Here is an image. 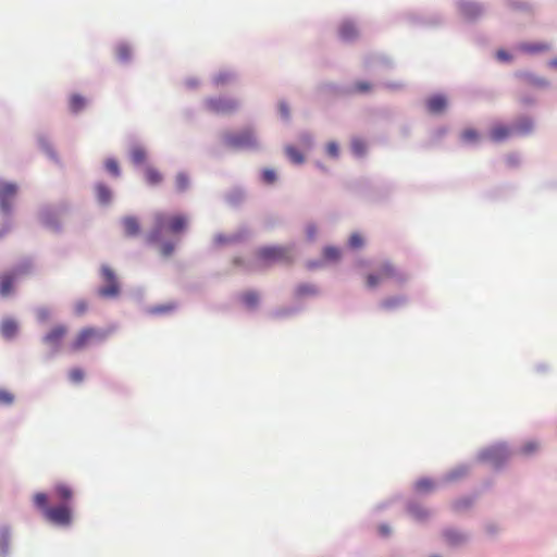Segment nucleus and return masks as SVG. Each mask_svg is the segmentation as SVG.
<instances>
[{
	"mask_svg": "<svg viewBox=\"0 0 557 557\" xmlns=\"http://www.w3.org/2000/svg\"><path fill=\"white\" fill-rule=\"evenodd\" d=\"M242 304L249 310H256L260 302V297L257 292L248 290L240 295Z\"/></svg>",
	"mask_w": 557,
	"mask_h": 557,
	"instance_id": "obj_41",
	"label": "nucleus"
},
{
	"mask_svg": "<svg viewBox=\"0 0 557 557\" xmlns=\"http://www.w3.org/2000/svg\"><path fill=\"white\" fill-rule=\"evenodd\" d=\"M515 136L524 137L534 129V120L529 115H521L511 123Z\"/></svg>",
	"mask_w": 557,
	"mask_h": 557,
	"instance_id": "obj_18",
	"label": "nucleus"
},
{
	"mask_svg": "<svg viewBox=\"0 0 557 557\" xmlns=\"http://www.w3.org/2000/svg\"><path fill=\"white\" fill-rule=\"evenodd\" d=\"M351 88H352V95L356 92L366 94L371 90L372 86L369 82L359 81V82H356L355 85L351 86Z\"/></svg>",
	"mask_w": 557,
	"mask_h": 557,
	"instance_id": "obj_64",
	"label": "nucleus"
},
{
	"mask_svg": "<svg viewBox=\"0 0 557 557\" xmlns=\"http://www.w3.org/2000/svg\"><path fill=\"white\" fill-rule=\"evenodd\" d=\"M319 293H320V290L314 284L301 283L295 287L294 297L296 299H300L304 297H314V296L319 295Z\"/></svg>",
	"mask_w": 557,
	"mask_h": 557,
	"instance_id": "obj_34",
	"label": "nucleus"
},
{
	"mask_svg": "<svg viewBox=\"0 0 557 557\" xmlns=\"http://www.w3.org/2000/svg\"><path fill=\"white\" fill-rule=\"evenodd\" d=\"M364 245V239L359 233H352L348 239V246L351 249H360Z\"/></svg>",
	"mask_w": 557,
	"mask_h": 557,
	"instance_id": "obj_58",
	"label": "nucleus"
},
{
	"mask_svg": "<svg viewBox=\"0 0 557 557\" xmlns=\"http://www.w3.org/2000/svg\"><path fill=\"white\" fill-rule=\"evenodd\" d=\"M261 178L267 184H273L277 180L275 170L265 168L261 171Z\"/></svg>",
	"mask_w": 557,
	"mask_h": 557,
	"instance_id": "obj_60",
	"label": "nucleus"
},
{
	"mask_svg": "<svg viewBox=\"0 0 557 557\" xmlns=\"http://www.w3.org/2000/svg\"><path fill=\"white\" fill-rule=\"evenodd\" d=\"M278 113L281 115V119L285 122H289L290 121V110H289V106H288V102L286 100H281L278 102Z\"/></svg>",
	"mask_w": 557,
	"mask_h": 557,
	"instance_id": "obj_61",
	"label": "nucleus"
},
{
	"mask_svg": "<svg viewBox=\"0 0 557 557\" xmlns=\"http://www.w3.org/2000/svg\"><path fill=\"white\" fill-rule=\"evenodd\" d=\"M95 197L97 202L102 207H108L113 200V193L111 188L103 182H96L94 184Z\"/></svg>",
	"mask_w": 557,
	"mask_h": 557,
	"instance_id": "obj_20",
	"label": "nucleus"
},
{
	"mask_svg": "<svg viewBox=\"0 0 557 557\" xmlns=\"http://www.w3.org/2000/svg\"><path fill=\"white\" fill-rule=\"evenodd\" d=\"M97 334V331L92 327H85L83 329L78 335L76 336V338L72 342L71 344V349L72 350H77V349H81L89 338H91L92 336H95Z\"/></svg>",
	"mask_w": 557,
	"mask_h": 557,
	"instance_id": "obj_38",
	"label": "nucleus"
},
{
	"mask_svg": "<svg viewBox=\"0 0 557 557\" xmlns=\"http://www.w3.org/2000/svg\"><path fill=\"white\" fill-rule=\"evenodd\" d=\"M515 76L537 88H548L550 86L549 81L536 75L531 71H518L515 73Z\"/></svg>",
	"mask_w": 557,
	"mask_h": 557,
	"instance_id": "obj_21",
	"label": "nucleus"
},
{
	"mask_svg": "<svg viewBox=\"0 0 557 557\" xmlns=\"http://www.w3.org/2000/svg\"><path fill=\"white\" fill-rule=\"evenodd\" d=\"M469 471H470L469 465L460 463V465L456 466L455 468L450 469L448 472H446L442 478V482L443 483H451V482L458 481V480L467 476Z\"/></svg>",
	"mask_w": 557,
	"mask_h": 557,
	"instance_id": "obj_29",
	"label": "nucleus"
},
{
	"mask_svg": "<svg viewBox=\"0 0 557 557\" xmlns=\"http://www.w3.org/2000/svg\"><path fill=\"white\" fill-rule=\"evenodd\" d=\"M442 537L449 547H459L466 544L469 535L454 527H446L442 530Z\"/></svg>",
	"mask_w": 557,
	"mask_h": 557,
	"instance_id": "obj_16",
	"label": "nucleus"
},
{
	"mask_svg": "<svg viewBox=\"0 0 557 557\" xmlns=\"http://www.w3.org/2000/svg\"><path fill=\"white\" fill-rule=\"evenodd\" d=\"M251 237V230L247 225H242L236 232L232 234L218 233L214 236L213 245H234L247 242Z\"/></svg>",
	"mask_w": 557,
	"mask_h": 557,
	"instance_id": "obj_13",
	"label": "nucleus"
},
{
	"mask_svg": "<svg viewBox=\"0 0 557 557\" xmlns=\"http://www.w3.org/2000/svg\"><path fill=\"white\" fill-rule=\"evenodd\" d=\"M18 186L13 182H4L0 178V212L3 216L13 215V199L16 196Z\"/></svg>",
	"mask_w": 557,
	"mask_h": 557,
	"instance_id": "obj_8",
	"label": "nucleus"
},
{
	"mask_svg": "<svg viewBox=\"0 0 557 557\" xmlns=\"http://www.w3.org/2000/svg\"><path fill=\"white\" fill-rule=\"evenodd\" d=\"M515 136L511 124L509 126L504 124L496 125L491 132V138L496 143H502L509 137Z\"/></svg>",
	"mask_w": 557,
	"mask_h": 557,
	"instance_id": "obj_36",
	"label": "nucleus"
},
{
	"mask_svg": "<svg viewBox=\"0 0 557 557\" xmlns=\"http://www.w3.org/2000/svg\"><path fill=\"white\" fill-rule=\"evenodd\" d=\"M20 331L18 323L12 318H5L0 325V334L7 341L14 339Z\"/></svg>",
	"mask_w": 557,
	"mask_h": 557,
	"instance_id": "obj_26",
	"label": "nucleus"
},
{
	"mask_svg": "<svg viewBox=\"0 0 557 557\" xmlns=\"http://www.w3.org/2000/svg\"><path fill=\"white\" fill-rule=\"evenodd\" d=\"M304 310L302 305H292L282 308H277L271 312L272 318L285 319L300 313Z\"/></svg>",
	"mask_w": 557,
	"mask_h": 557,
	"instance_id": "obj_35",
	"label": "nucleus"
},
{
	"mask_svg": "<svg viewBox=\"0 0 557 557\" xmlns=\"http://www.w3.org/2000/svg\"><path fill=\"white\" fill-rule=\"evenodd\" d=\"M158 244L160 245V253L163 257H170L175 250L174 243L171 240H163L161 236L160 242H158ZM154 245H157V243Z\"/></svg>",
	"mask_w": 557,
	"mask_h": 557,
	"instance_id": "obj_56",
	"label": "nucleus"
},
{
	"mask_svg": "<svg viewBox=\"0 0 557 557\" xmlns=\"http://www.w3.org/2000/svg\"><path fill=\"white\" fill-rule=\"evenodd\" d=\"M404 18L413 27H435L444 22L440 13L418 14L409 12L404 15Z\"/></svg>",
	"mask_w": 557,
	"mask_h": 557,
	"instance_id": "obj_12",
	"label": "nucleus"
},
{
	"mask_svg": "<svg viewBox=\"0 0 557 557\" xmlns=\"http://www.w3.org/2000/svg\"><path fill=\"white\" fill-rule=\"evenodd\" d=\"M37 145L39 149L47 154L49 159H51L55 163H60V158L58 156L57 150L53 147V144L51 143L50 138L46 134H39L37 136Z\"/></svg>",
	"mask_w": 557,
	"mask_h": 557,
	"instance_id": "obj_23",
	"label": "nucleus"
},
{
	"mask_svg": "<svg viewBox=\"0 0 557 557\" xmlns=\"http://www.w3.org/2000/svg\"><path fill=\"white\" fill-rule=\"evenodd\" d=\"M3 218V222L0 225V238L4 237L13 227V215Z\"/></svg>",
	"mask_w": 557,
	"mask_h": 557,
	"instance_id": "obj_63",
	"label": "nucleus"
},
{
	"mask_svg": "<svg viewBox=\"0 0 557 557\" xmlns=\"http://www.w3.org/2000/svg\"><path fill=\"white\" fill-rule=\"evenodd\" d=\"M104 169L110 173L111 176L117 178L121 176V168L117 160L114 157H109L104 161Z\"/></svg>",
	"mask_w": 557,
	"mask_h": 557,
	"instance_id": "obj_49",
	"label": "nucleus"
},
{
	"mask_svg": "<svg viewBox=\"0 0 557 557\" xmlns=\"http://www.w3.org/2000/svg\"><path fill=\"white\" fill-rule=\"evenodd\" d=\"M87 100L79 94H74L70 100V111L72 114H78L86 106Z\"/></svg>",
	"mask_w": 557,
	"mask_h": 557,
	"instance_id": "obj_47",
	"label": "nucleus"
},
{
	"mask_svg": "<svg viewBox=\"0 0 557 557\" xmlns=\"http://www.w3.org/2000/svg\"><path fill=\"white\" fill-rule=\"evenodd\" d=\"M17 278L15 277L14 273L5 272L0 274V297L4 298L8 297L10 294L13 293L14 289V283Z\"/></svg>",
	"mask_w": 557,
	"mask_h": 557,
	"instance_id": "obj_31",
	"label": "nucleus"
},
{
	"mask_svg": "<svg viewBox=\"0 0 557 557\" xmlns=\"http://www.w3.org/2000/svg\"><path fill=\"white\" fill-rule=\"evenodd\" d=\"M374 65H381L387 70H391L394 67L392 60H389L387 57H385L383 54H372V55H368L364 59V66L367 69H371Z\"/></svg>",
	"mask_w": 557,
	"mask_h": 557,
	"instance_id": "obj_37",
	"label": "nucleus"
},
{
	"mask_svg": "<svg viewBox=\"0 0 557 557\" xmlns=\"http://www.w3.org/2000/svg\"><path fill=\"white\" fill-rule=\"evenodd\" d=\"M456 7L460 16L469 23H475L485 12L484 4L474 0H457Z\"/></svg>",
	"mask_w": 557,
	"mask_h": 557,
	"instance_id": "obj_9",
	"label": "nucleus"
},
{
	"mask_svg": "<svg viewBox=\"0 0 557 557\" xmlns=\"http://www.w3.org/2000/svg\"><path fill=\"white\" fill-rule=\"evenodd\" d=\"M324 262H335L341 258V250L335 246H325L323 248Z\"/></svg>",
	"mask_w": 557,
	"mask_h": 557,
	"instance_id": "obj_51",
	"label": "nucleus"
},
{
	"mask_svg": "<svg viewBox=\"0 0 557 557\" xmlns=\"http://www.w3.org/2000/svg\"><path fill=\"white\" fill-rule=\"evenodd\" d=\"M165 227L174 234L183 233L187 228V219L183 214H175L172 216H168L162 213L157 214L154 218V224L146 236L147 245H154L160 242V236Z\"/></svg>",
	"mask_w": 557,
	"mask_h": 557,
	"instance_id": "obj_2",
	"label": "nucleus"
},
{
	"mask_svg": "<svg viewBox=\"0 0 557 557\" xmlns=\"http://www.w3.org/2000/svg\"><path fill=\"white\" fill-rule=\"evenodd\" d=\"M100 272L107 284L98 288V295L104 299L116 298L120 295L121 286L115 272L107 264L101 265Z\"/></svg>",
	"mask_w": 557,
	"mask_h": 557,
	"instance_id": "obj_7",
	"label": "nucleus"
},
{
	"mask_svg": "<svg viewBox=\"0 0 557 557\" xmlns=\"http://www.w3.org/2000/svg\"><path fill=\"white\" fill-rule=\"evenodd\" d=\"M223 143L226 147L235 151L257 152L261 150V144L256 132L248 127L237 133H227L223 136Z\"/></svg>",
	"mask_w": 557,
	"mask_h": 557,
	"instance_id": "obj_3",
	"label": "nucleus"
},
{
	"mask_svg": "<svg viewBox=\"0 0 557 557\" xmlns=\"http://www.w3.org/2000/svg\"><path fill=\"white\" fill-rule=\"evenodd\" d=\"M234 77H235L234 73L228 72V71H221L212 77V84H214L216 86L224 85V84L228 83L230 81H232Z\"/></svg>",
	"mask_w": 557,
	"mask_h": 557,
	"instance_id": "obj_54",
	"label": "nucleus"
},
{
	"mask_svg": "<svg viewBox=\"0 0 557 557\" xmlns=\"http://www.w3.org/2000/svg\"><path fill=\"white\" fill-rule=\"evenodd\" d=\"M36 320L39 324H45L51 318V310L48 307L40 306L34 309Z\"/></svg>",
	"mask_w": 557,
	"mask_h": 557,
	"instance_id": "obj_53",
	"label": "nucleus"
},
{
	"mask_svg": "<svg viewBox=\"0 0 557 557\" xmlns=\"http://www.w3.org/2000/svg\"><path fill=\"white\" fill-rule=\"evenodd\" d=\"M478 497H479L478 492H474L470 495L461 496V497L455 499L451 503L450 507H451L453 511H455V512L466 511L474 505Z\"/></svg>",
	"mask_w": 557,
	"mask_h": 557,
	"instance_id": "obj_28",
	"label": "nucleus"
},
{
	"mask_svg": "<svg viewBox=\"0 0 557 557\" xmlns=\"http://www.w3.org/2000/svg\"><path fill=\"white\" fill-rule=\"evenodd\" d=\"M233 264L246 273L255 272L257 269L256 262L251 259L243 256H236L233 258Z\"/></svg>",
	"mask_w": 557,
	"mask_h": 557,
	"instance_id": "obj_45",
	"label": "nucleus"
},
{
	"mask_svg": "<svg viewBox=\"0 0 557 557\" xmlns=\"http://www.w3.org/2000/svg\"><path fill=\"white\" fill-rule=\"evenodd\" d=\"M246 199V190L242 186H234L224 195L226 203L233 208H239Z\"/></svg>",
	"mask_w": 557,
	"mask_h": 557,
	"instance_id": "obj_22",
	"label": "nucleus"
},
{
	"mask_svg": "<svg viewBox=\"0 0 557 557\" xmlns=\"http://www.w3.org/2000/svg\"><path fill=\"white\" fill-rule=\"evenodd\" d=\"M406 511L417 523L420 524L426 523L432 516V511L429 508L414 499H409L407 502Z\"/></svg>",
	"mask_w": 557,
	"mask_h": 557,
	"instance_id": "obj_15",
	"label": "nucleus"
},
{
	"mask_svg": "<svg viewBox=\"0 0 557 557\" xmlns=\"http://www.w3.org/2000/svg\"><path fill=\"white\" fill-rule=\"evenodd\" d=\"M144 180L148 186L156 187L163 182V175L158 169L151 165H145Z\"/></svg>",
	"mask_w": 557,
	"mask_h": 557,
	"instance_id": "obj_32",
	"label": "nucleus"
},
{
	"mask_svg": "<svg viewBox=\"0 0 557 557\" xmlns=\"http://www.w3.org/2000/svg\"><path fill=\"white\" fill-rule=\"evenodd\" d=\"M190 187L189 175L185 171H180L175 176V190L178 194L186 193Z\"/></svg>",
	"mask_w": 557,
	"mask_h": 557,
	"instance_id": "obj_46",
	"label": "nucleus"
},
{
	"mask_svg": "<svg viewBox=\"0 0 557 557\" xmlns=\"http://www.w3.org/2000/svg\"><path fill=\"white\" fill-rule=\"evenodd\" d=\"M436 484L435 482L430 479V478H421L419 479L414 485H413V490L416 493L418 494H430L434 488H435Z\"/></svg>",
	"mask_w": 557,
	"mask_h": 557,
	"instance_id": "obj_44",
	"label": "nucleus"
},
{
	"mask_svg": "<svg viewBox=\"0 0 557 557\" xmlns=\"http://www.w3.org/2000/svg\"><path fill=\"white\" fill-rule=\"evenodd\" d=\"M120 223L123 228V234L127 238H136L141 233V225L139 219L135 215H125L121 218Z\"/></svg>",
	"mask_w": 557,
	"mask_h": 557,
	"instance_id": "obj_17",
	"label": "nucleus"
},
{
	"mask_svg": "<svg viewBox=\"0 0 557 557\" xmlns=\"http://www.w3.org/2000/svg\"><path fill=\"white\" fill-rule=\"evenodd\" d=\"M351 151L357 158H362L367 153V144L361 138H352Z\"/></svg>",
	"mask_w": 557,
	"mask_h": 557,
	"instance_id": "obj_50",
	"label": "nucleus"
},
{
	"mask_svg": "<svg viewBox=\"0 0 557 557\" xmlns=\"http://www.w3.org/2000/svg\"><path fill=\"white\" fill-rule=\"evenodd\" d=\"M71 207L66 201H60L57 205H44L39 210V222L55 234L63 232V224L60 216L67 213Z\"/></svg>",
	"mask_w": 557,
	"mask_h": 557,
	"instance_id": "obj_6",
	"label": "nucleus"
},
{
	"mask_svg": "<svg viewBox=\"0 0 557 557\" xmlns=\"http://www.w3.org/2000/svg\"><path fill=\"white\" fill-rule=\"evenodd\" d=\"M54 493L60 499L59 504H70L72 505L73 500V491L71 486L64 483H58L54 485Z\"/></svg>",
	"mask_w": 557,
	"mask_h": 557,
	"instance_id": "obj_40",
	"label": "nucleus"
},
{
	"mask_svg": "<svg viewBox=\"0 0 557 557\" xmlns=\"http://www.w3.org/2000/svg\"><path fill=\"white\" fill-rule=\"evenodd\" d=\"M66 332L67 329L65 325L58 324L53 326L48 333L42 335L41 343L50 347V357L55 356L60 351Z\"/></svg>",
	"mask_w": 557,
	"mask_h": 557,
	"instance_id": "obj_10",
	"label": "nucleus"
},
{
	"mask_svg": "<svg viewBox=\"0 0 557 557\" xmlns=\"http://www.w3.org/2000/svg\"><path fill=\"white\" fill-rule=\"evenodd\" d=\"M133 54L131 46L127 42L121 41L116 45V59L122 64H127L132 61Z\"/></svg>",
	"mask_w": 557,
	"mask_h": 557,
	"instance_id": "obj_42",
	"label": "nucleus"
},
{
	"mask_svg": "<svg viewBox=\"0 0 557 557\" xmlns=\"http://www.w3.org/2000/svg\"><path fill=\"white\" fill-rule=\"evenodd\" d=\"M206 108L215 114L231 113L237 110L238 102L227 97L208 98L205 102Z\"/></svg>",
	"mask_w": 557,
	"mask_h": 557,
	"instance_id": "obj_14",
	"label": "nucleus"
},
{
	"mask_svg": "<svg viewBox=\"0 0 557 557\" xmlns=\"http://www.w3.org/2000/svg\"><path fill=\"white\" fill-rule=\"evenodd\" d=\"M34 505L40 511L42 517L51 524L66 528L72 524L73 510L70 504H49V495L39 492L34 496Z\"/></svg>",
	"mask_w": 557,
	"mask_h": 557,
	"instance_id": "obj_1",
	"label": "nucleus"
},
{
	"mask_svg": "<svg viewBox=\"0 0 557 557\" xmlns=\"http://www.w3.org/2000/svg\"><path fill=\"white\" fill-rule=\"evenodd\" d=\"M295 244L288 246L268 245L261 246L256 250V258L264 265L274 263L292 264L295 260L290 251L294 249Z\"/></svg>",
	"mask_w": 557,
	"mask_h": 557,
	"instance_id": "obj_4",
	"label": "nucleus"
},
{
	"mask_svg": "<svg viewBox=\"0 0 557 557\" xmlns=\"http://www.w3.org/2000/svg\"><path fill=\"white\" fill-rule=\"evenodd\" d=\"M318 92L327 100L346 98L352 95L350 85H339L335 83H321L318 86Z\"/></svg>",
	"mask_w": 557,
	"mask_h": 557,
	"instance_id": "obj_11",
	"label": "nucleus"
},
{
	"mask_svg": "<svg viewBox=\"0 0 557 557\" xmlns=\"http://www.w3.org/2000/svg\"><path fill=\"white\" fill-rule=\"evenodd\" d=\"M408 302V297L405 295H396L386 297L380 301L379 307L385 311H394L404 307Z\"/></svg>",
	"mask_w": 557,
	"mask_h": 557,
	"instance_id": "obj_27",
	"label": "nucleus"
},
{
	"mask_svg": "<svg viewBox=\"0 0 557 557\" xmlns=\"http://www.w3.org/2000/svg\"><path fill=\"white\" fill-rule=\"evenodd\" d=\"M305 233H306V239L309 242V243H312L317 238V234H318V227H317V224L314 222H308L306 225H305Z\"/></svg>",
	"mask_w": 557,
	"mask_h": 557,
	"instance_id": "obj_59",
	"label": "nucleus"
},
{
	"mask_svg": "<svg viewBox=\"0 0 557 557\" xmlns=\"http://www.w3.org/2000/svg\"><path fill=\"white\" fill-rule=\"evenodd\" d=\"M11 543V528L3 524L0 528V557H9Z\"/></svg>",
	"mask_w": 557,
	"mask_h": 557,
	"instance_id": "obj_33",
	"label": "nucleus"
},
{
	"mask_svg": "<svg viewBox=\"0 0 557 557\" xmlns=\"http://www.w3.org/2000/svg\"><path fill=\"white\" fill-rule=\"evenodd\" d=\"M460 139L463 144H466L469 147H476V146H479L481 136L476 129L467 128L461 133Z\"/></svg>",
	"mask_w": 557,
	"mask_h": 557,
	"instance_id": "obj_43",
	"label": "nucleus"
},
{
	"mask_svg": "<svg viewBox=\"0 0 557 557\" xmlns=\"http://www.w3.org/2000/svg\"><path fill=\"white\" fill-rule=\"evenodd\" d=\"M549 49V45L543 42H527L522 46V50L528 53H537Z\"/></svg>",
	"mask_w": 557,
	"mask_h": 557,
	"instance_id": "obj_55",
	"label": "nucleus"
},
{
	"mask_svg": "<svg viewBox=\"0 0 557 557\" xmlns=\"http://www.w3.org/2000/svg\"><path fill=\"white\" fill-rule=\"evenodd\" d=\"M506 5L513 11H529L531 5L523 0H504Z\"/></svg>",
	"mask_w": 557,
	"mask_h": 557,
	"instance_id": "obj_57",
	"label": "nucleus"
},
{
	"mask_svg": "<svg viewBox=\"0 0 557 557\" xmlns=\"http://www.w3.org/2000/svg\"><path fill=\"white\" fill-rule=\"evenodd\" d=\"M520 156L517 152L508 153L505 157V163L509 169H516L520 165Z\"/></svg>",
	"mask_w": 557,
	"mask_h": 557,
	"instance_id": "obj_62",
	"label": "nucleus"
},
{
	"mask_svg": "<svg viewBox=\"0 0 557 557\" xmlns=\"http://www.w3.org/2000/svg\"><path fill=\"white\" fill-rule=\"evenodd\" d=\"M285 153L287 156V158L295 164H302L305 162V156L304 153L297 149L296 147L294 146H287L285 148Z\"/></svg>",
	"mask_w": 557,
	"mask_h": 557,
	"instance_id": "obj_48",
	"label": "nucleus"
},
{
	"mask_svg": "<svg viewBox=\"0 0 557 557\" xmlns=\"http://www.w3.org/2000/svg\"><path fill=\"white\" fill-rule=\"evenodd\" d=\"M32 268V261L28 259L22 260L17 264L14 265V268L10 271L11 273L15 274V277H20L23 274H26L29 272Z\"/></svg>",
	"mask_w": 557,
	"mask_h": 557,
	"instance_id": "obj_52",
	"label": "nucleus"
},
{
	"mask_svg": "<svg viewBox=\"0 0 557 557\" xmlns=\"http://www.w3.org/2000/svg\"><path fill=\"white\" fill-rule=\"evenodd\" d=\"M338 37L342 41L351 44L359 37V30L352 20H345L338 27Z\"/></svg>",
	"mask_w": 557,
	"mask_h": 557,
	"instance_id": "obj_19",
	"label": "nucleus"
},
{
	"mask_svg": "<svg viewBox=\"0 0 557 557\" xmlns=\"http://www.w3.org/2000/svg\"><path fill=\"white\" fill-rule=\"evenodd\" d=\"M447 107V98L445 95L435 94L426 101V108L431 113H442Z\"/></svg>",
	"mask_w": 557,
	"mask_h": 557,
	"instance_id": "obj_30",
	"label": "nucleus"
},
{
	"mask_svg": "<svg viewBox=\"0 0 557 557\" xmlns=\"http://www.w3.org/2000/svg\"><path fill=\"white\" fill-rule=\"evenodd\" d=\"M509 457L508 445L500 442L481 449L476 455V460L488 463L494 471L498 472L506 468Z\"/></svg>",
	"mask_w": 557,
	"mask_h": 557,
	"instance_id": "obj_5",
	"label": "nucleus"
},
{
	"mask_svg": "<svg viewBox=\"0 0 557 557\" xmlns=\"http://www.w3.org/2000/svg\"><path fill=\"white\" fill-rule=\"evenodd\" d=\"M178 305L176 302L160 304L146 309L150 315H165L176 311Z\"/></svg>",
	"mask_w": 557,
	"mask_h": 557,
	"instance_id": "obj_39",
	"label": "nucleus"
},
{
	"mask_svg": "<svg viewBox=\"0 0 557 557\" xmlns=\"http://www.w3.org/2000/svg\"><path fill=\"white\" fill-rule=\"evenodd\" d=\"M129 159L136 168L145 165L147 162L145 147L137 141H133L129 149Z\"/></svg>",
	"mask_w": 557,
	"mask_h": 557,
	"instance_id": "obj_24",
	"label": "nucleus"
},
{
	"mask_svg": "<svg viewBox=\"0 0 557 557\" xmlns=\"http://www.w3.org/2000/svg\"><path fill=\"white\" fill-rule=\"evenodd\" d=\"M381 274L394 280L398 284H404L407 276L399 269L395 268L388 260L384 261L381 265Z\"/></svg>",
	"mask_w": 557,
	"mask_h": 557,
	"instance_id": "obj_25",
	"label": "nucleus"
}]
</instances>
